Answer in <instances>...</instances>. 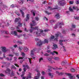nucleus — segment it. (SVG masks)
<instances>
[{
	"label": "nucleus",
	"instance_id": "17",
	"mask_svg": "<svg viewBox=\"0 0 79 79\" xmlns=\"http://www.w3.org/2000/svg\"><path fill=\"white\" fill-rule=\"evenodd\" d=\"M20 11L22 14V17L24 18V12H23V10H20Z\"/></svg>",
	"mask_w": 79,
	"mask_h": 79
},
{
	"label": "nucleus",
	"instance_id": "49",
	"mask_svg": "<svg viewBox=\"0 0 79 79\" xmlns=\"http://www.w3.org/2000/svg\"><path fill=\"white\" fill-rule=\"evenodd\" d=\"M54 53L56 54V55H58V52L56 51H54Z\"/></svg>",
	"mask_w": 79,
	"mask_h": 79
},
{
	"label": "nucleus",
	"instance_id": "39",
	"mask_svg": "<svg viewBox=\"0 0 79 79\" xmlns=\"http://www.w3.org/2000/svg\"><path fill=\"white\" fill-rule=\"evenodd\" d=\"M3 33L5 34H8V31H3Z\"/></svg>",
	"mask_w": 79,
	"mask_h": 79
},
{
	"label": "nucleus",
	"instance_id": "24",
	"mask_svg": "<svg viewBox=\"0 0 79 79\" xmlns=\"http://www.w3.org/2000/svg\"><path fill=\"white\" fill-rule=\"evenodd\" d=\"M56 73H58L59 74V76H62V75H63V74H64V73H59V72H56Z\"/></svg>",
	"mask_w": 79,
	"mask_h": 79
},
{
	"label": "nucleus",
	"instance_id": "13",
	"mask_svg": "<svg viewBox=\"0 0 79 79\" xmlns=\"http://www.w3.org/2000/svg\"><path fill=\"white\" fill-rule=\"evenodd\" d=\"M26 18L27 19H25V21H27L29 20L30 18L29 14H27V15Z\"/></svg>",
	"mask_w": 79,
	"mask_h": 79
},
{
	"label": "nucleus",
	"instance_id": "6",
	"mask_svg": "<svg viewBox=\"0 0 79 79\" xmlns=\"http://www.w3.org/2000/svg\"><path fill=\"white\" fill-rule=\"evenodd\" d=\"M32 22L33 23V24H32V23H31L30 24V25L31 26H35V25H37L36 21H35V20H32Z\"/></svg>",
	"mask_w": 79,
	"mask_h": 79
},
{
	"label": "nucleus",
	"instance_id": "23",
	"mask_svg": "<svg viewBox=\"0 0 79 79\" xmlns=\"http://www.w3.org/2000/svg\"><path fill=\"white\" fill-rule=\"evenodd\" d=\"M11 69H16V68L14 65H12L11 67Z\"/></svg>",
	"mask_w": 79,
	"mask_h": 79
},
{
	"label": "nucleus",
	"instance_id": "20",
	"mask_svg": "<svg viewBox=\"0 0 79 79\" xmlns=\"http://www.w3.org/2000/svg\"><path fill=\"white\" fill-rule=\"evenodd\" d=\"M63 42V40H60L59 41V44H60V45H63V43H62Z\"/></svg>",
	"mask_w": 79,
	"mask_h": 79
},
{
	"label": "nucleus",
	"instance_id": "34",
	"mask_svg": "<svg viewBox=\"0 0 79 79\" xmlns=\"http://www.w3.org/2000/svg\"><path fill=\"white\" fill-rule=\"evenodd\" d=\"M65 62L63 61L61 63V64L62 66H63V65L65 64Z\"/></svg>",
	"mask_w": 79,
	"mask_h": 79
},
{
	"label": "nucleus",
	"instance_id": "50",
	"mask_svg": "<svg viewBox=\"0 0 79 79\" xmlns=\"http://www.w3.org/2000/svg\"><path fill=\"white\" fill-rule=\"evenodd\" d=\"M76 4H79V0H77V1H76Z\"/></svg>",
	"mask_w": 79,
	"mask_h": 79
},
{
	"label": "nucleus",
	"instance_id": "57",
	"mask_svg": "<svg viewBox=\"0 0 79 79\" xmlns=\"http://www.w3.org/2000/svg\"><path fill=\"white\" fill-rule=\"evenodd\" d=\"M23 72H26V68H23Z\"/></svg>",
	"mask_w": 79,
	"mask_h": 79
},
{
	"label": "nucleus",
	"instance_id": "31",
	"mask_svg": "<svg viewBox=\"0 0 79 79\" xmlns=\"http://www.w3.org/2000/svg\"><path fill=\"white\" fill-rule=\"evenodd\" d=\"M25 74V72H22V74L21 75V77H22L24 76Z\"/></svg>",
	"mask_w": 79,
	"mask_h": 79
},
{
	"label": "nucleus",
	"instance_id": "35",
	"mask_svg": "<svg viewBox=\"0 0 79 79\" xmlns=\"http://www.w3.org/2000/svg\"><path fill=\"white\" fill-rule=\"evenodd\" d=\"M35 20L36 21H39V19L38 18V17H35Z\"/></svg>",
	"mask_w": 79,
	"mask_h": 79
},
{
	"label": "nucleus",
	"instance_id": "7",
	"mask_svg": "<svg viewBox=\"0 0 79 79\" xmlns=\"http://www.w3.org/2000/svg\"><path fill=\"white\" fill-rule=\"evenodd\" d=\"M64 25V23L62 22V23H60L59 24H56V28H57L56 27L57 26H59L60 28H61V26L62 25Z\"/></svg>",
	"mask_w": 79,
	"mask_h": 79
},
{
	"label": "nucleus",
	"instance_id": "54",
	"mask_svg": "<svg viewBox=\"0 0 79 79\" xmlns=\"http://www.w3.org/2000/svg\"><path fill=\"white\" fill-rule=\"evenodd\" d=\"M24 58L23 57H19V60H22V59H23V58Z\"/></svg>",
	"mask_w": 79,
	"mask_h": 79
},
{
	"label": "nucleus",
	"instance_id": "25",
	"mask_svg": "<svg viewBox=\"0 0 79 79\" xmlns=\"http://www.w3.org/2000/svg\"><path fill=\"white\" fill-rule=\"evenodd\" d=\"M6 59L8 60V61H11L12 60V58L10 57V59L9 58V57H6Z\"/></svg>",
	"mask_w": 79,
	"mask_h": 79
},
{
	"label": "nucleus",
	"instance_id": "12",
	"mask_svg": "<svg viewBox=\"0 0 79 79\" xmlns=\"http://www.w3.org/2000/svg\"><path fill=\"white\" fill-rule=\"evenodd\" d=\"M21 21V19L20 18H16L15 22V23H19V21Z\"/></svg>",
	"mask_w": 79,
	"mask_h": 79
},
{
	"label": "nucleus",
	"instance_id": "4",
	"mask_svg": "<svg viewBox=\"0 0 79 79\" xmlns=\"http://www.w3.org/2000/svg\"><path fill=\"white\" fill-rule=\"evenodd\" d=\"M31 29L30 30V31L31 33H32L34 30H37V31H38V30L39 29V27H35L34 28L31 27Z\"/></svg>",
	"mask_w": 79,
	"mask_h": 79
},
{
	"label": "nucleus",
	"instance_id": "15",
	"mask_svg": "<svg viewBox=\"0 0 79 79\" xmlns=\"http://www.w3.org/2000/svg\"><path fill=\"white\" fill-rule=\"evenodd\" d=\"M53 47L52 48V49H54V50H55V49L58 48V46L56 44H54L53 45Z\"/></svg>",
	"mask_w": 79,
	"mask_h": 79
},
{
	"label": "nucleus",
	"instance_id": "59",
	"mask_svg": "<svg viewBox=\"0 0 79 79\" xmlns=\"http://www.w3.org/2000/svg\"><path fill=\"white\" fill-rule=\"evenodd\" d=\"M51 53L52 55H55V53L54 52V51L53 52H51Z\"/></svg>",
	"mask_w": 79,
	"mask_h": 79
},
{
	"label": "nucleus",
	"instance_id": "58",
	"mask_svg": "<svg viewBox=\"0 0 79 79\" xmlns=\"http://www.w3.org/2000/svg\"><path fill=\"white\" fill-rule=\"evenodd\" d=\"M44 19H46V21H48V18H46V17H44Z\"/></svg>",
	"mask_w": 79,
	"mask_h": 79
},
{
	"label": "nucleus",
	"instance_id": "5",
	"mask_svg": "<svg viewBox=\"0 0 79 79\" xmlns=\"http://www.w3.org/2000/svg\"><path fill=\"white\" fill-rule=\"evenodd\" d=\"M64 0H61L59 2L58 4L60 6H63L64 5H65V2L64 1Z\"/></svg>",
	"mask_w": 79,
	"mask_h": 79
},
{
	"label": "nucleus",
	"instance_id": "3",
	"mask_svg": "<svg viewBox=\"0 0 79 79\" xmlns=\"http://www.w3.org/2000/svg\"><path fill=\"white\" fill-rule=\"evenodd\" d=\"M60 36L61 37V33L58 32L56 34H55V37H56L55 39H54V40L57 42L58 41V37Z\"/></svg>",
	"mask_w": 79,
	"mask_h": 79
},
{
	"label": "nucleus",
	"instance_id": "30",
	"mask_svg": "<svg viewBox=\"0 0 79 79\" xmlns=\"http://www.w3.org/2000/svg\"><path fill=\"white\" fill-rule=\"evenodd\" d=\"M16 29L17 30V31L18 32H22V31L21 30H19V28H16Z\"/></svg>",
	"mask_w": 79,
	"mask_h": 79
},
{
	"label": "nucleus",
	"instance_id": "64",
	"mask_svg": "<svg viewBox=\"0 0 79 79\" xmlns=\"http://www.w3.org/2000/svg\"><path fill=\"white\" fill-rule=\"evenodd\" d=\"M48 9H50V10H52V7H51L50 6H48Z\"/></svg>",
	"mask_w": 79,
	"mask_h": 79
},
{
	"label": "nucleus",
	"instance_id": "62",
	"mask_svg": "<svg viewBox=\"0 0 79 79\" xmlns=\"http://www.w3.org/2000/svg\"><path fill=\"white\" fill-rule=\"evenodd\" d=\"M62 32L64 34H65L66 32L64 30H63V31H62Z\"/></svg>",
	"mask_w": 79,
	"mask_h": 79
},
{
	"label": "nucleus",
	"instance_id": "36",
	"mask_svg": "<svg viewBox=\"0 0 79 79\" xmlns=\"http://www.w3.org/2000/svg\"><path fill=\"white\" fill-rule=\"evenodd\" d=\"M73 10H77V11H79V9H77V8H75V7H74V6H73Z\"/></svg>",
	"mask_w": 79,
	"mask_h": 79
},
{
	"label": "nucleus",
	"instance_id": "53",
	"mask_svg": "<svg viewBox=\"0 0 79 79\" xmlns=\"http://www.w3.org/2000/svg\"><path fill=\"white\" fill-rule=\"evenodd\" d=\"M0 76H1V77H3V76H5V75L2 73H1L0 74Z\"/></svg>",
	"mask_w": 79,
	"mask_h": 79
},
{
	"label": "nucleus",
	"instance_id": "46",
	"mask_svg": "<svg viewBox=\"0 0 79 79\" xmlns=\"http://www.w3.org/2000/svg\"><path fill=\"white\" fill-rule=\"evenodd\" d=\"M69 3L70 4H71V5H73V4L74 3V2L73 1H70Z\"/></svg>",
	"mask_w": 79,
	"mask_h": 79
},
{
	"label": "nucleus",
	"instance_id": "40",
	"mask_svg": "<svg viewBox=\"0 0 79 79\" xmlns=\"http://www.w3.org/2000/svg\"><path fill=\"white\" fill-rule=\"evenodd\" d=\"M31 12L32 13H33L34 16H35V13H34V11H33V10H31Z\"/></svg>",
	"mask_w": 79,
	"mask_h": 79
},
{
	"label": "nucleus",
	"instance_id": "10",
	"mask_svg": "<svg viewBox=\"0 0 79 79\" xmlns=\"http://www.w3.org/2000/svg\"><path fill=\"white\" fill-rule=\"evenodd\" d=\"M35 51V49H33L32 50H31V56H33V55H34V52Z\"/></svg>",
	"mask_w": 79,
	"mask_h": 79
},
{
	"label": "nucleus",
	"instance_id": "43",
	"mask_svg": "<svg viewBox=\"0 0 79 79\" xmlns=\"http://www.w3.org/2000/svg\"><path fill=\"white\" fill-rule=\"evenodd\" d=\"M44 56H49V54L47 53H46L44 54Z\"/></svg>",
	"mask_w": 79,
	"mask_h": 79
},
{
	"label": "nucleus",
	"instance_id": "19",
	"mask_svg": "<svg viewBox=\"0 0 79 79\" xmlns=\"http://www.w3.org/2000/svg\"><path fill=\"white\" fill-rule=\"evenodd\" d=\"M12 32V34H14V35L15 36L17 35V34H18V33H17V32H16V31H14Z\"/></svg>",
	"mask_w": 79,
	"mask_h": 79
},
{
	"label": "nucleus",
	"instance_id": "32",
	"mask_svg": "<svg viewBox=\"0 0 79 79\" xmlns=\"http://www.w3.org/2000/svg\"><path fill=\"white\" fill-rule=\"evenodd\" d=\"M25 54L23 52L22 53V57H23V58H25Z\"/></svg>",
	"mask_w": 79,
	"mask_h": 79
},
{
	"label": "nucleus",
	"instance_id": "28",
	"mask_svg": "<svg viewBox=\"0 0 79 79\" xmlns=\"http://www.w3.org/2000/svg\"><path fill=\"white\" fill-rule=\"evenodd\" d=\"M15 76V75L14 74L13 71H12L10 76H11V77H12V76Z\"/></svg>",
	"mask_w": 79,
	"mask_h": 79
},
{
	"label": "nucleus",
	"instance_id": "63",
	"mask_svg": "<svg viewBox=\"0 0 79 79\" xmlns=\"http://www.w3.org/2000/svg\"><path fill=\"white\" fill-rule=\"evenodd\" d=\"M50 52H51V50H49L47 51V52L48 53H50Z\"/></svg>",
	"mask_w": 79,
	"mask_h": 79
},
{
	"label": "nucleus",
	"instance_id": "60",
	"mask_svg": "<svg viewBox=\"0 0 79 79\" xmlns=\"http://www.w3.org/2000/svg\"><path fill=\"white\" fill-rule=\"evenodd\" d=\"M42 73L44 75L45 74V72H44V71H42Z\"/></svg>",
	"mask_w": 79,
	"mask_h": 79
},
{
	"label": "nucleus",
	"instance_id": "2",
	"mask_svg": "<svg viewBox=\"0 0 79 79\" xmlns=\"http://www.w3.org/2000/svg\"><path fill=\"white\" fill-rule=\"evenodd\" d=\"M36 71L38 73H37V75L38 76H35L34 78V79H39V77H40V71L36 69Z\"/></svg>",
	"mask_w": 79,
	"mask_h": 79
},
{
	"label": "nucleus",
	"instance_id": "18",
	"mask_svg": "<svg viewBox=\"0 0 79 79\" xmlns=\"http://www.w3.org/2000/svg\"><path fill=\"white\" fill-rule=\"evenodd\" d=\"M24 51L25 52H28V50L29 49L27 48L26 47H24Z\"/></svg>",
	"mask_w": 79,
	"mask_h": 79
},
{
	"label": "nucleus",
	"instance_id": "8",
	"mask_svg": "<svg viewBox=\"0 0 79 79\" xmlns=\"http://www.w3.org/2000/svg\"><path fill=\"white\" fill-rule=\"evenodd\" d=\"M18 26H17L16 27V28L17 29H19V27H22V26H23V23H21L20 22H19L18 23Z\"/></svg>",
	"mask_w": 79,
	"mask_h": 79
},
{
	"label": "nucleus",
	"instance_id": "51",
	"mask_svg": "<svg viewBox=\"0 0 79 79\" xmlns=\"http://www.w3.org/2000/svg\"><path fill=\"white\" fill-rule=\"evenodd\" d=\"M13 47H14V48H17V47H18V45H17V44L13 46Z\"/></svg>",
	"mask_w": 79,
	"mask_h": 79
},
{
	"label": "nucleus",
	"instance_id": "61",
	"mask_svg": "<svg viewBox=\"0 0 79 79\" xmlns=\"http://www.w3.org/2000/svg\"><path fill=\"white\" fill-rule=\"evenodd\" d=\"M28 59L29 60V62L30 63V64H31V59H30V58H29Z\"/></svg>",
	"mask_w": 79,
	"mask_h": 79
},
{
	"label": "nucleus",
	"instance_id": "44",
	"mask_svg": "<svg viewBox=\"0 0 79 79\" xmlns=\"http://www.w3.org/2000/svg\"><path fill=\"white\" fill-rule=\"evenodd\" d=\"M48 72L49 73H50V72H51V71H52V69H48Z\"/></svg>",
	"mask_w": 79,
	"mask_h": 79
},
{
	"label": "nucleus",
	"instance_id": "37",
	"mask_svg": "<svg viewBox=\"0 0 79 79\" xmlns=\"http://www.w3.org/2000/svg\"><path fill=\"white\" fill-rule=\"evenodd\" d=\"M72 28H76V25H74V24H72Z\"/></svg>",
	"mask_w": 79,
	"mask_h": 79
},
{
	"label": "nucleus",
	"instance_id": "26",
	"mask_svg": "<svg viewBox=\"0 0 79 79\" xmlns=\"http://www.w3.org/2000/svg\"><path fill=\"white\" fill-rule=\"evenodd\" d=\"M55 39V36L53 35H52L50 37V40H52V39Z\"/></svg>",
	"mask_w": 79,
	"mask_h": 79
},
{
	"label": "nucleus",
	"instance_id": "41",
	"mask_svg": "<svg viewBox=\"0 0 79 79\" xmlns=\"http://www.w3.org/2000/svg\"><path fill=\"white\" fill-rule=\"evenodd\" d=\"M17 43L18 44H23L21 41H17Z\"/></svg>",
	"mask_w": 79,
	"mask_h": 79
},
{
	"label": "nucleus",
	"instance_id": "48",
	"mask_svg": "<svg viewBox=\"0 0 79 79\" xmlns=\"http://www.w3.org/2000/svg\"><path fill=\"white\" fill-rule=\"evenodd\" d=\"M14 55L12 54H9L8 55V56H11V57H13Z\"/></svg>",
	"mask_w": 79,
	"mask_h": 79
},
{
	"label": "nucleus",
	"instance_id": "16",
	"mask_svg": "<svg viewBox=\"0 0 79 79\" xmlns=\"http://www.w3.org/2000/svg\"><path fill=\"white\" fill-rule=\"evenodd\" d=\"M55 18H56L57 19H59L60 18V16L59 14H58L55 15Z\"/></svg>",
	"mask_w": 79,
	"mask_h": 79
},
{
	"label": "nucleus",
	"instance_id": "33",
	"mask_svg": "<svg viewBox=\"0 0 79 79\" xmlns=\"http://www.w3.org/2000/svg\"><path fill=\"white\" fill-rule=\"evenodd\" d=\"M70 71H71V72L74 73V72H75V69H70Z\"/></svg>",
	"mask_w": 79,
	"mask_h": 79
},
{
	"label": "nucleus",
	"instance_id": "11",
	"mask_svg": "<svg viewBox=\"0 0 79 79\" xmlns=\"http://www.w3.org/2000/svg\"><path fill=\"white\" fill-rule=\"evenodd\" d=\"M2 51L4 52L5 53L7 52V50H6V47H2Z\"/></svg>",
	"mask_w": 79,
	"mask_h": 79
},
{
	"label": "nucleus",
	"instance_id": "21",
	"mask_svg": "<svg viewBox=\"0 0 79 79\" xmlns=\"http://www.w3.org/2000/svg\"><path fill=\"white\" fill-rule=\"evenodd\" d=\"M54 60H60V58L58 57H56L54 58Z\"/></svg>",
	"mask_w": 79,
	"mask_h": 79
},
{
	"label": "nucleus",
	"instance_id": "27",
	"mask_svg": "<svg viewBox=\"0 0 79 79\" xmlns=\"http://www.w3.org/2000/svg\"><path fill=\"white\" fill-rule=\"evenodd\" d=\"M52 74L51 73H48V75H49V76H51V79H52V78H53V75H52Z\"/></svg>",
	"mask_w": 79,
	"mask_h": 79
},
{
	"label": "nucleus",
	"instance_id": "56",
	"mask_svg": "<svg viewBox=\"0 0 79 79\" xmlns=\"http://www.w3.org/2000/svg\"><path fill=\"white\" fill-rule=\"evenodd\" d=\"M29 78H31V75L28 76L27 77V79H29Z\"/></svg>",
	"mask_w": 79,
	"mask_h": 79
},
{
	"label": "nucleus",
	"instance_id": "52",
	"mask_svg": "<svg viewBox=\"0 0 79 79\" xmlns=\"http://www.w3.org/2000/svg\"><path fill=\"white\" fill-rule=\"evenodd\" d=\"M42 60H43V58H40V60H39V62L40 63V61H42Z\"/></svg>",
	"mask_w": 79,
	"mask_h": 79
},
{
	"label": "nucleus",
	"instance_id": "9",
	"mask_svg": "<svg viewBox=\"0 0 79 79\" xmlns=\"http://www.w3.org/2000/svg\"><path fill=\"white\" fill-rule=\"evenodd\" d=\"M43 32H44V30H40V33H39V31H38V32H36V34L38 36H40V34L43 33Z\"/></svg>",
	"mask_w": 79,
	"mask_h": 79
},
{
	"label": "nucleus",
	"instance_id": "14",
	"mask_svg": "<svg viewBox=\"0 0 79 79\" xmlns=\"http://www.w3.org/2000/svg\"><path fill=\"white\" fill-rule=\"evenodd\" d=\"M67 75L69 76V79H73V76H71V73H67Z\"/></svg>",
	"mask_w": 79,
	"mask_h": 79
},
{
	"label": "nucleus",
	"instance_id": "42",
	"mask_svg": "<svg viewBox=\"0 0 79 79\" xmlns=\"http://www.w3.org/2000/svg\"><path fill=\"white\" fill-rule=\"evenodd\" d=\"M69 10L70 11H72V12H73V10L71 8V7L69 8Z\"/></svg>",
	"mask_w": 79,
	"mask_h": 79
},
{
	"label": "nucleus",
	"instance_id": "1",
	"mask_svg": "<svg viewBox=\"0 0 79 79\" xmlns=\"http://www.w3.org/2000/svg\"><path fill=\"white\" fill-rule=\"evenodd\" d=\"M48 40L47 39H45L44 41L42 42V41H40L39 42L37 43L36 45L38 46H39V47H40V46L42 45V44H48Z\"/></svg>",
	"mask_w": 79,
	"mask_h": 79
},
{
	"label": "nucleus",
	"instance_id": "29",
	"mask_svg": "<svg viewBox=\"0 0 79 79\" xmlns=\"http://www.w3.org/2000/svg\"><path fill=\"white\" fill-rule=\"evenodd\" d=\"M45 12L46 13V14H48V15H51V14H52V12L49 13L47 11H45Z\"/></svg>",
	"mask_w": 79,
	"mask_h": 79
},
{
	"label": "nucleus",
	"instance_id": "38",
	"mask_svg": "<svg viewBox=\"0 0 79 79\" xmlns=\"http://www.w3.org/2000/svg\"><path fill=\"white\" fill-rule=\"evenodd\" d=\"M74 18L75 19H77V20H79V17H76V16H75L74 17Z\"/></svg>",
	"mask_w": 79,
	"mask_h": 79
},
{
	"label": "nucleus",
	"instance_id": "45",
	"mask_svg": "<svg viewBox=\"0 0 79 79\" xmlns=\"http://www.w3.org/2000/svg\"><path fill=\"white\" fill-rule=\"evenodd\" d=\"M15 54L17 56H19V53L18 52L15 53Z\"/></svg>",
	"mask_w": 79,
	"mask_h": 79
},
{
	"label": "nucleus",
	"instance_id": "55",
	"mask_svg": "<svg viewBox=\"0 0 79 79\" xmlns=\"http://www.w3.org/2000/svg\"><path fill=\"white\" fill-rule=\"evenodd\" d=\"M49 31V30H48V29H45V30H44V31L45 32H48V31Z\"/></svg>",
	"mask_w": 79,
	"mask_h": 79
},
{
	"label": "nucleus",
	"instance_id": "47",
	"mask_svg": "<svg viewBox=\"0 0 79 79\" xmlns=\"http://www.w3.org/2000/svg\"><path fill=\"white\" fill-rule=\"evenodd\" d=\"M14 65L17 67H18V68H19V66L18 64H14Z\"/></svg>",
	"mask_w": 79,
	"mask_h": 79
},
{
	"label": "nucleus",
	"instance_id": "22",
	"mask_svg": "<svg viewBox=\"0 0 79 79\" xmlns=\"http://www.w3.org/2000/svg\"><path fill=\"white\" fill-rule=\"evenodd\" d=\"M23 49V48L22 47H19V52H21Z\"/></svg>",
	"mask_w": 79,
	"mask_h": 79
}]
</instances>
